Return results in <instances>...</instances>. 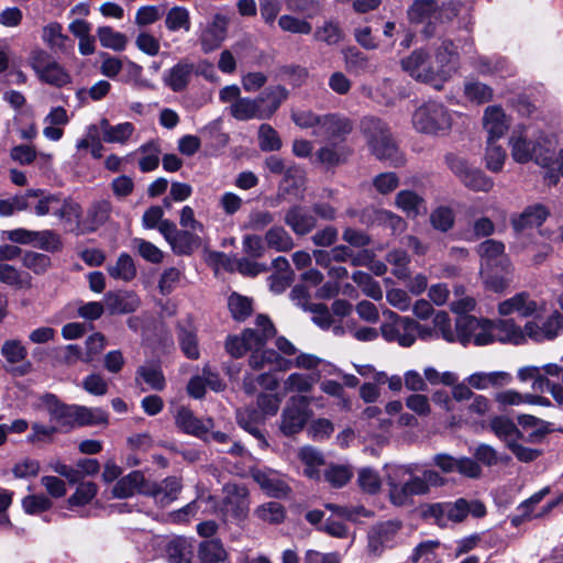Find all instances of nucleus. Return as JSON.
Returning a JSON list of instances; mask_svg holds the SVG:
<instances>
[{
    "label": "nucleus",
    "mask_w": 563,
    "mask_h": 563,
    "mask_svg": "<svg viewBox=\"0 0 563 563\" xmlns=\"http://www.w3.org/2000/svg\"><path fill=\"white\" fill-rule=\"evenodd\" d=\"M538 310V303L530 298L527 291L516 294L514 297L501 301L498 305V312L501 316H508L514 312L522 317L532 316Z\"/></svg>",
    "instance_id": "obj_26"
},
{
    "label": "nucleus",
    "mask_w": 563,
    "mask_h": 563,
    "mask_svg": "<svg viewBox=\"0 0 563 563\" xmlns=\"http://www.w3.org/2000/svg\"><path fill=\"white\" fill-rule=\"evenodd\" d=\"M386 261L393 266V274L398 279H406L410 275V257L404 250H393L386 255Z\"/></svg>",
    "instance_id": "obj_59"
},
{
    "label": "nucleus",
    "mask_w": 563,
    "mask_h": 563,
    "mask_svg": "<svg viewBox=\"0 0 563 563\" xmlns=\"http://www.w3.org/2000/svg\"><path fill=\"white\" fill-rule=\"evenodd\" d=\"M352 476V468L347 465L331 464L324 471V479L334 488L346 485Z\"/></svg>",
    "instance_id": "obj_63"
},
{
    "label": "nucleus",
    "mask_w": 563,
    "mask_h": 563,
    "mask_svg": "<svg viewBox=\"0 0 563 563\" xmlns=\"http://www.w3.org/2000/svg\"><path fill=\"white\" fill-rule=\"evenodd\" d=\"M490 429L503 441L510 446V443L516 442L520 438V431L516 424L508 418L495 417L490 420Z\"/></svg>",
    "instance_id": "obj_47"
},
{
    "label": "nucleus",
    "mask_w": 563,
    "mask_h": 563,
    "mask_svg": "<svg viewBox=\"0 0 563 563\" xmlns=\"http://www.w3.org/2000/svg\"><path fill=\"white\" fill-rule=\"evenodd\" d=\"M510 382V375L506 372L474 373L467 378V383L475 389H487L490 386L499 387Z\"/></svg>",
    "instance_id": "obj_42"
},
{
    "label": "nucleus",
    "mask_w": 563,
    "mask_h": 563,
    "mask_svg": "<svg viewBox=\"0 0 563 563\" xmlns=\"http://www.w3.org/2000/svg\"><path fill=\"white\" fill-rule=\"evenodd\" d=\"M191 230H178L173 241L169 243L174 253L178 255H188L200 245V238Z\"/></svg>",
    "instance_id": "obj_46"
},
{
    "label": "nucleus",
    "mask_w": 563,
    "mask_h": 563,
    "mask_svg": "<svg viewBox=\"0 0 563 563\" xmlns=\"http://www.w3.org/2000/svg\"><path fill=\"white\" fill-rule=\"evenodd\" d=\"M297 456L306 466L303 474L311 479H318L320 477L319 467L324 463L321 452L307 445L298 450Z\"/></svg>",
    "instance_id": "obj_40"
},
{
    "label": "nucleus",
    "mask_w": 563,
    "mask_h": 563,
    "mask_svg": "<svg viewBox=\"0 0 563 563\" xmlns=\"http://www.w3.org/2000/svg\"><path fill=\"white\" fill-rule=\"evenodd\" d=\"M318 377L301 373L290 374L283 384L285 393H308L312 389Z\"/></svg>",
    "instance_id": "obj_57"
},
{
    "label": "nucleus",
    "mask_w": 563,
    "mask_h": 563,
    "mask_svg": "<svg viewBox=\"0 0 563 563\" xmlns=\"http://www.w3.org/2000/svg\"><path fill=\"white\" fill-rule=\"evenodd\" d=\"M386 483L390 503L406 507L413 504L415 496L429 494L431 487L444 485L445 479L433 470H424L421 475H417L411 465H400L390 468Z\"/></svg>",
    "instance_id": "obj_3"
},
{
    "label": "nucleus",
    "mask_w": 563,
    "mask_h": 563,
    "mask_svg": "<svg viewBox=\"0 0 563 563\" xmlns=\"http://www.w3.org/2000/svg\"><path fill=\"white\" fill-rule=\"evenodd\" d=\"M412 124L420 133L437 135L451 129L452 119L443 104L427 102L413 112Z\"/></svg>",
    "instance_id": "obj_6"
},
{
    "label": "nucleus",
    "mask_w": 563,
    "mask_h": 563,
    "mask_svg": "<svg viewBox=\"0 0 563 563\" xmlns=\"http://www.w3.org/2000/svg\"><path fill=\"white\" fill-rule=\"evenodd\" d=\"M198 554L202 563H219L227 558L222 543L217 539L201 542Z\"/></svg>",
    "instance_id": "obj_52"
},
{
    "label": "nucleus",
    "mask_w": 563,
    "mask_h": 563,
    "mask_svg": "<svg viewBox=\"0 0 563 563\" xmlns=\"http://www.w3.org/2000/svg\"><path fill=\"white\" fill-rule=\"evenodd\" d=\"M148 484L140 471H133L120 478L112 488V495L115 498H129L135 493L143 494V489Z\"/></svg>",
    "instance_id": "obj_30"
},
{
    "label": "nucleus",
    "mask_w": 563,
    "mask_h": 563,
    "mask_svg": "<svg viewBox=\"0 0 563 563\" xmlns=\"http://www.w3.org/2000/svg\"><path fill=\"white\" fill-rule=\"evenodd\" d=\"M478 254L488 263L497 261L503 266V269L509 273L511 263L505 255L504 243L496 240H486L478 245Z\"/></svg>",
    "instance_id": "obj_38"
},
{
    "label": "nucleus",
    "mask_w": 563,
    "mask_h": 563,
    "mask_svg": "<svg viewBox=\"0 0 563 563\" xmlns=\"http://www.w3.org/2000/svg\"><path fill=\"white\" fill-rule=\"evenodd\" d=\"M278 26L282 31L291 34L308 35L312 32V24L309 21L291 14L280 15Z\"/></svg>",
    "instance_id": "obj_56"
},
{
    "label": "nucleus",
    "mask_w": 563,
    "mask_h": 563,
    "mask_svg": "<svg viewBox=\"0 0 563 563\" xmlns=\"http://www.w3.org/2000/svg\"><path fill=\"white\" fill-rule=\"evenodd\" d=\"M493 342L521 344L526 341V328L521 329L514 320L498 319L492 321Z\"/></svg>",
    "instance_id": "obj_24"
},
{
    "label": "nucleus",
    "mask_w": 563,
    "mask_h": 563,
    "mask_svg": "<svg viewBox=\"0 0 563 563\" xmlns=\"http://www.w3.org/2000/svg\"><path fill=\"white\" fill-rule=\"evenodd\" d=\"M345 34L339 22L334 20L324 21L322 25L316 27L313 38L329 46L339 45L343 42Z\"/></svg>",
    "instance_id": "obj_44"
},
{
    "label": "nucleus",
    "mask_w": 563,
    "mask_h": 563,
    "mask_svg": "<svg viewBox=\"0 0 563 563\" xmlns=\"http://www.w3.org/2000/svg\"><path fill=\"white\" fill-rule=\"evenodd\" d=\"M45 404L52 420L62 427L76 428V405L62 404L54 395H47Z\"/></svg>",
    "instance_id": "obj_29"
},
{
    "label": "nucleus",
    "mask_w": 563,
    "mask_h": 563,
    "mask_svg": "<svg viewBox=\"0 0 563 563\" xmlns=\"http://www.w3.org/2000/svg\"><path fill=\"white\" fill-rule=\"evenodd\" d=\"M108 415L100 408L76 405V427L107 424Z\"/></svg>",
    "instance_id": "obj_49"
},
{
    "label": "nucleus",
    "mask_w": 563,
    "mask_h": 563,
    "mask_svg": "<svg viewBox=\"0 0 563 563\" xmlns=\"http://www.w3.org/2000/svg\"><path fill=\"white\" fill-rule=\"evenodd\" d=\"M509 145L511 148V156L517 163H527L533 157V143L528 141L523 128L514 130Z\"/></svg>",
    "instance_id": "obj_36"
},
{
    "label": "nucleus",
    "mask_w": 563,
    "mask_h": 563,
    "mask_svg": "<svg viewBox=\"0 0 563 563\" xmlns=\"http://www.w3.org/2000/svg\"><path fill=\"white\" fill-rule=\"evenodd\" d=\"M142 156L139 159L140 169L143 173H148L158 167L161 150L157 143L148 142L137 150Z\"/></svg>",
    "instance_id": "obj_55"
},
{
    "label": "nucleus",
    "mask_w": 563,
    "mask_h": 563,
    "mask_svg": "<svg viewBox=\"0 0 563 563\" xmlns=\"http://www.w3.org/2000/svg\"><path fill=\"white\" fill-rule=\"evenodd\" d=\"M485 505L477 499L457 498L452 503H439L429 506L426 515L433 518L439 526H446L448 521L462 522L468 515L474 518L486 516Z\"/></svg>",
    "instance_id": "obj_5"
},
{
    "label": "nucleus",
    "mask_w": 563,
    "mask_h": 563,
    "mask_svg": "<svg viewBox=\"0 0 563 563\" xmlns=\"http://www.w3.org/2000/svg\"><path fill=\"white\" fill-rule=\"evenodd\" d=\"M402 527L399 520L382 521L369 527L366 550L371 556L378 558L385 550L396 544L397 536Z\"/></svg>",
    "instance_id": "obj_10"
},
{
    "label": "nucleus",
    "mask_w": 563,
    "mask_h": 563,
    "mask_svg": "<svg viewBox=\"0 0 563 563\" xmlns=\"http://www.w3.org/2000/svg\"><path fill=\"white\" fill-rule=\"evenodd\" d=\"M108 273L114 279L130 282L136 276V267L132 257L126 253H122L115 264L108 266Z\"/></svg>",
    "instance_id": "obj_48"
},
{
    "label": "nucleus",
    "mask_w": 563,
    "mask_h": 563,
    "mask_svg": "<svg viewBox=\"0 0 563 563\" xmlns=\"http://www.w3.org/2000/svg\"><path fill=\"white\" fill-rule=\"evenodd\" d=\"M229 18L224 14L217 13L212 21L206 25L199 36L201 49L210 53L219 48L228 35Z\"/></svg>",
    "instance_id": "obj_17"
},
{
    "label": "nucleus",
    "mask_w": 563,
    "mask_h": 563,
    "mask_svg": "<svg viewBox=\"0 0 563 563\" xmlns=\"http://www.w3.org/2000/svg\"><path fill=\"white\" fill-rule=\"evenodd\" d=\"M31 66L37 78L49 86L62 88L73 82L70 73L45 51L33 52Z\"/></svg>",
    "instance_id": "obj_7"
},
{
    "label": "nucleus",
    "mask_w": 563,
    "mask_h": 563,
    "mask_svg": "<svg viewBox=\"0 0 563 563\" xmlns=\"http://www.w3.org/2000/svg\"><path fill=\"white\" fill-rule=\"evenodd\" d=\"M346 68L355 74L373 73L375 69L368 58L356 47H349L344 52Z\"/></svg>",
    "instance_id": "obj_53"
},
{
    "label": "nucleus",
    "mask_w": 563,
    "mask_h": 563,
    "mask_svg": "<svg viewBox=\"0 0 563 563\" xmlns=\"http://www.w3.org/2000/svg\"><path fill=\"white\" fill-rule=\"evenodd\" d=\"M285 223L297 235L310 233L317 225V219L302 206H292L284 217Z\"/></svg>",
    "instance_id": "obj_23"
},
{
    "label": "nucleus",
    "mask_w": 563,
    "mask_h": 563,
    "mask_svg": "<svg viewBox=\"0 0 563 563\" xmlns=\"http://www.w3.org/2000/svg\"><path fill=\"white\" fill-rule=\"evenodd\" d=\"M457 342L464 346L473 342L482 346L493 343L492 320L474 316H460L456 319Z\"/></svg>",
    "instance_id": "obj_8"
},
{
    "label": "nucleus",
    "mask_w": 563,
    "mask_h": 563,
    "mask_svg": "<svg viewBox=\"0 0 563 563\" xmlns=\"http://www.w3.org/2000/svg\"><path fill=\"white\" fill-rule=\"evenodd\" d=\"M475 67L482 75L508 76L511 74V67L507 59L501 56H479Z\"/></svg>",
    "instance_id": "obj_43"
},
{
    "label": "nucleus",
    "mask_w": 563,
    "mask_h": 563,
    "mask_svg": "<svg viewBox=\"0 0 563 563\" xmlns=\"http://www.w3.org/2000/svg\"><path fill=\"white\" fill-rule=\"evenodd\" d=\"M443 10L438 5L437 0H415L408 9V18L412 23H427L421 33L426 38L437 34L433 20L442 16Z\"/></svg>",
    "instance_id": "obj_12"
},
{
    "label": "nucleus",
    "mask_w": 563,
    "mask_h": 563,
    "mask_svg": "<svg viewBox=\"0 0 563 563\" xmlns=\"http://www.w3.org/2000/svg\"><path fill=\"white\" fill-rule=\"evenodd\" d=\"M445 163L450 170L468 189L487 192L493 188V179L487 177L481 169L472 167L464 158L454 154H448Z\"/></svg>",
    "instance_id": "obj_9"
},
{
    "label": "nucleus",
    "mask_w": 563,
    "mask_h": 563,
    "mask_svg": "<svg viewBox=\"0 0 563 563\" xmlns=\"http://www.w3.org/2000/svg\"><path fill=\"white\" fill-rule=\"evenodd\" d=\"M180 489V481L177 477H168L161 484L148 481L143 492L144 495L153 497L157 505L166 507L177 499Z\"/></svg>",
    "instance_id": "obj_20"
},
{
    "label": "nucleus",
    "mask_w": 563,
    "mask_h": 563,
    "mask_svg": "<svg viewBox=\"0 0 563 563\" xmlns=\"http://www.w3.org/2000/svg\"><path fill=\"white\" fill-rule=\"evenodd\" d=\"M456 47L451 40H443L435 48L433 58L422 49H415L400 60L401 69L412 79L441 90L455 71Z\"/></svg>",
    "instance_id": "obj_2"
},
{
    "label": "nucleus",
    "mask_w": 563,
    "mask_h": 563,
    "mask_svg": "<svg viewBox=\"0 0 563 563\" xmlns=\"http://www.w3.org/2000/svg\"><path fill=\"white\" fill-rule=\"evenodd\" d=\"M142 379L151 389L161 391L166 386L165 376L162 369L154 364L142 365L136 369L135 383Z\"/></svg>",
    "instance_id": "obj_45"
},
{
    "label": "nucleus",
    "mask_w": 563,
    "mask_h": 563,
    "mask_svg": "<svg viewBox=\"0 0 563 563\" xmlns=\"http://www.w3.org/2000/svg\"><path fill=\"white\" fill-rule=\"evenodd\" d=\"M63 27L59 23L53 22L43 29V41L52 48L59 49L60 52L67 51V43L69 37L64 34Z\"/></svg>",
    "instance_id": "obj_58"
},
{
    "label": "nucleus",
    "mask_w": 563,
    "mask_h": 563,
    "mask_svg": "<svg viewBox=\"0 0 563 563\" xmlns=\"http://www.w3.org/2000/svg\"><path fill=\"white\" fill-rule=\"evenodd\" d=\"M222 511L234 519H244L250 509L249 490L242 485L228 483L223 487Z\"/></svg>",
    "instance_id": "obj_13"
},
{
    "label": "nucleus",
    "mask_w": 563,
    "mask_h": 563,
    "mask_svg": "<svg viewBox=\"0 0 563 563\" xmlns=\"http://www.w3.org/2000/svg\"><path fill=\"white\" fill-rule=\"evenodd\" d=\"M176 426L187 434L207 440L208 432L214 427L211 418L201 420L187 407H179L175 416Z\"/></svg>",
    "instance_id": "obj_19"
},
{
    "label": "nucleus",
    "mask_w": 563,
    "mask_h": 563,
    "mask_svg": "<svg viewBox=\"0 0 563 563\" xmlns=\"http://www.w3.org/2000/svg\"><path fill=\"white\" fill-rule=\"evenodd\" d=\"M111 203L108 200L93 202L87 210L86 217L80 223L82 232H93L108 222L111 214Z\"/></svg>",
    "instance_id": "obj_27"
},
{
    "label": "nucleus",
    "mask_w": 563,
    "mask_h": 563,
    "mask_svg": "<svg viewBox=\"0 0 563 563\" xmlns=\"http://www.w3.org/2000/svg\"><path fill=\"white\" fill-rule=\"evenodd\" d=\"M1 355L11 366L10 372L15 376H24L31 373L32 364L26 360L27 350L20 340H5L0 350Z\"/></svg>",
    "instance_id": "obj_16"
},
{
    "label": "nucleus",
    "mask_w": 563,
    "mask_h": 563,
    "mask_svg": "<svg viewBox=\"0 0 563 563\" xmlns=\"http://www.w3.org/2000/svg\"><path fill=\"white\" fill-rule=\"evenodd\" d=\"M361 130L371 153L379 161L398 167L405 164L404 154L394 140L388 125L378 118L367 117L361 122Z\"/></svg>",
    "instance_id": "obj_4"
},
{
    "label": "nucleus",
    "mask_w": 563,
    "mask_h": 563,
    "mask_svg": "<svg viewBox=\"0 0 563 563\" xmlns=\"http://www.w3.org/2000/svg\"><path fill=\"white\" fill-rule=\"evenodd\" d=\"M563 332V316L560 311L552 312L541 325L533 321L526 323V334L536 342L550 341Z\"/></svg>",
    "instance_id": "obj_18"
},
{
    "label": "nucleus",
    "mask_w": 563,
    "mask_h": 563,
    "mask_svg": "<svg viewBox=\"0 0 563 563\" xmlns=\"http://www.w3.org/2000/svg\"><path fill=\"white\" fill-rule=\"evenodd\" d=\"M252 477L269 497L283 498L290 493L289 485L274 471L257 470L252 473Z\"/></svg>",
    "instance_id": "obj_21"
},
{
    "label": "nucleus",
    "mask_w": 563,
    "mask_h": 563,
    "mask_svg": "<svg viewBox=\"0 0 563 563\" xmlns=\"http://www.w3.org/2000/svg\"><path fill=\"white\" fill-rule=\"evenodd\" d=\"M99 128L106 143L125 144L135 132V126L131 122L111 125L106 118L100 120Z\"/></svg>",
    "instance_id": "obj_34"
},
{
    "label": "nucleus",
    "mask_w": 563,
    "mask_h": 563,
    "mask_svg": "<svg viewBox=\"0 0 563 563\" xmlns=\"http://www.w3.org/2000/svg\"><path fill=\"white\" fill-rule=\"evenodd\" d=\"M97 35L103 47L111 48L113 51H123L128 43L124 34L114 31L110 26L99 27L97 30Z\"/></svg>",
    "instance_id": "obj_60"
},
{
    "label": "nucleus",
    "mask_w": 563,
    "mask_h": 563,
    "mask_svg": "<svg viewBox=\"0 0 563 563\" xmlns=\"http://www.w3.org/2000/svg\"><path fill=\"white\" fill-rule=\"evenodd\" d=\"M415 320L410 317L399 319L397 322H383L380 334L388 343H397L402 347H410L415 344L413 329Z\"/></svg>",
    "instance_id": "obj_15"
},
{
    "label": "nucleus",
    "mask_w": 563,
    "mask_h": 563,
    "mask_svg": "<svg viewBox=\"0 0 563 563\" xmlns=\"http://www.w3.org/2000/svg\"><path fill=\"white\" fill-rule=\"evenodd\" d=\"M166 554L170 563H192L194 550L186 538H174L166 547Z\"/></svg>",
    "instance_id": "obj_41"
},
{
    "label": "nucleus",
    "mask_w": 563,
    "mask_h": 563,
    "mask_svg": "<svg viewBox=\"0 0 563 563\" xmlns=\"http://www.w3.org/2000/svg\"><path fill=\"white\" fill-rule=\"evenodd\" d=\"M98 486L90 481L81 482L75 493L67 499L68 508L86 506L97 496Z\"/></svg>",
    "instance_id": "obj_54"
},
{
    "label": "nucleus",
    "mask_w": 563,
    "mask_h": 563,
    "mask_svg": "<svg viewBox=\"0 0 563 563\" xmlns=\"http://www.w3.org/2000/svg\"><path fill=\"white\" fill-rule=\"evenodd\" d=\"M255 515L258 519L268 523H280L284 521L286 511L282 504L269 501L256 508Z\"/></svg>",
    "instance_id": "obj_64"
},
{
    "label": "nucleus",
    "mask_w": 563,
    "mask_h": 563,
    "mask_svg": "<svg viewBox=\"0 0 563 563\" xmlns=\"http://www.w3.org/2000/svg\"><path fill=\"white\" fill-rule=\"evenodd\" d=\"M106 303L110 313H130L135 311L140 306L137 296L133 292L106 295Z\"/></svg>",
    "instance_id": "obj_37"
},
{
    "label": "nucleus",
    "mask_w": 563,
    "mask_h": 563,
    "mask_svg": "<svg viewBox=\"0 0 563 563\" xmlns=\"http://www.w3.org/2000/svg\"><path fill=\"white\" fill-rule=\"evenodd\" d=\"M228 307L236 321H244L253 312L252 300L235 292L229 297Z\"/></svg>",
    "instance_id": "obj_61"
},
{
    "label": "nucleus",
    "mask_w": 563,
    "mask_h": 563,
    "mask_svg": "<svg viewBox=\"0 0 563 563\" xmlns=\"http://www.w3.org/2000/svg\"><path fill=\"white\" fill-rule=\"evenodd\" d=\"M277 329L266 314H257L254 327L244 329L239 335H229L225 340L227 352L240 358L250 352L249 366L253 371L277 369L286 372L291 368L290 360L279 355L276 350L267 349L266 343L275 338Z\"/></svg>",
    "instance_id": "obj_1"
},
{
    "label": "nucleus",
    "mask_w": 563,
    "mask_h": 563,
    "mask_svg": "<svg viewBox=\"0 0 563 563\" xmlns=\"http://www.w3.org/2000/svg\"><path fill=\"white\" fill-rule=\"evenodd\" d=\"M395 205L411 219L427 213L424 199L412 190H400L395 197Z\"/></svg>",
    "instance_id": "obj_32"
},
{
    "label": "nucleus",
    "mask_w": 563,
    "mask_h": 563,
    "mask_svg": "<svg viewBox=\"0 0 563 563\" xmlns=\"http://www.w3.org/2000/svg\"><path fill=\"white\" fill-rule=\"evenodd\" d=\"M433 327L437 330V336H441L449 343L457 342L459 331L456 327L453 329L449 314L444 311H439L433 317Z\"/></svg>",
    "instance_id": "obj_62"
},
{
    "label": "nucleus",
    "mask_w": 563,
    "mask_h": 563,
    "mask_svg": "<svg viewBox=\"0 0 563 563\" xmlns=\"http://www.w3.org/2000/svg\"><path fill=\"white\" fill-rule=\"evenodd\" d=\"M25 194H31L26 200L27 209L33 208L38 217L54 214L57 211L59 196L46 194L42 189H29Z\"/></svg>",
    "instance_id": "obj_31"
},
{
    "label": "nucleus",
    "mask_w": 563,
    "mask_h": 563,
    "mask_svg": "<svg viewBox=\"0 0 563 563\" xmlns=\"http://www.w3.org/2000/svg\"><path fill=\"white\" fill-rule=\"evenodd\" d=\"M351 154L352 151L349 146L328 142L316 152V158L320 164L333 167L345 163Z\"/></svg>",
    "instance_id": "obj_33"
},
{
    "label": "nucleus",
    "mask_w": 563,
    "mask_h": 563,
    "mask_svg": "<svg viewBox=\"0 0 563 563\" xmlns=\"http://www.w3.org/2000/svg\"><path fill=\"white\" fill-rule=\"evenodd\" d=\"M353 131L352 121L343 115L331 113L322 115L319 130H312L313 136H321L331 143L342 144Z\"/></svg>",
    "instance_id": "obj_14"
},
{
    "label": "nucleus",
    "mask_w": 563,
    "mask_h": 563,
    "mask_svg": "<svg viewBox=\"0 0 563 563\" xmlns=\"http://www.w3.org/2000/svg\"><path fill=\"white\" fill-rule=\"evenodd\" d=\"M361 222L365 224L377 223L389 228L394 233L402 232L406 229L405 220L388 210L367 208L361 214Z\"/></svg>",
    "instance_id": "obj_25"
},
{
    "label": "nucleus",
    "mask_w": 563,
    "mask_h": 563,
    "mask_svg": "<svg viewBox=\"0 0 563 563\" xmlns=\"http://www.w3.org/2000/svg\"><path fill=\"white\" fill-rule=\"evenodd\" d=\"M308 418V399L303 396L291 397L283 410L280 430L285 435L296 434L302 430Z\"/></svg>",
    "instance_id": "obj_11"
},
{
    "label": "nucleus",
    "mask_w": 563,
    "mask_h": 563,
    "mask_svg": "<svg viewBox=\"0 0 563 563\" xmlns=\"http://www.w3.org/2000/svg\"><path fill=\"white\" fill-rule=\"evenodd\" d=\"M230 113L236 120H250L252 118L261 119L258 99L251 100L247 98L238 99L230 107Z\"/></svg>",
    "instance_id": "obj_50"
},
{
    "label": "nucleus",
    "mask_w": 563,
    "mask_h": 563,
    "mask_svg": "<svg viewBox=\"0 0 563 563\" xmlns=\"http://www.w3.org/2000/svg\"><path fill=\"white\" fill-rule=\"evenodd\" d=\"M194 71V64L188 62H179L174 65L164 76V82L173 91L184 90L191 78Z\"/></svg>",
    "instance_id": "obj_35"
},
{
    "label": "nucleus",
    "mask_w": 563,
    "mask_h": 563,
    "mask_svg": "<svg viewBox=\"0 0 563 563\" xmlns=\"http://www.w3.org/2000/svg\"><path fill=\"white\" fill-rule=\"evenodd\" d=\"M286 98V89L279 86L265 91L261 97L257 98L260 103L261 119H267L272 117Z\"/></svg>",
    "instance_id": "obj_39"
},
{
    "label": "nucleus",
    "mask_w": 563,
    "mask_h": 563,
    "mask_svg": "<svg viewBox=\"0 0 563 563\" xmlns=\"http://www.w3.org/2000/svg\"><path fill=\"white\" fill-rule=\"evenodd\" d=\"M548 209L540 203L528 206L521 213L511 218V225L517 234L527 229L540 227L548 218Z\"/></svg>",
    "instance_id": "obj_22"
},
{
    "label": "nucleus",
    "mask_w": 563,
    "mask_h": 563,
    "mask_svg": "<svg viewBox=\"0 0 563 563\" xmlns=\"http://www.w3.org/2000/svg\"><path fill=\"white\" fill-rule=\"evenodd\" d=\"M265 242L277 252H287L294 247L292 238L283 227H272L265 234Z\"/></svg>",
    "instance_id": "obj_51"
},
{
    "label": "nucleus",
    "mask_w": 563,
    "mask_h": 563,
    "mask_svg": "<svg viewBox=\"0 0 563 563\" xmlns=\"http://www.w3.org/2000/svg\"><path fill=\"white\" fill-rule=\"evenodd\" d=\"M483 120L488 141L499 140L509 128L504 110L497 106L487 107Z\"/></svg>",
    "instance_id": "obj_28"
}]
</instances>
